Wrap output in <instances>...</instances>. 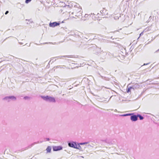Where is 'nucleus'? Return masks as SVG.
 Here are the masks:
<instances>
[{"instance_id": "f257e3e1", "label": "nucleus", "mask_w": 159, "mask_h": 159, "mask_svg": "<svg viewBox=\"0 0 159 159\" xmlns=\"http://www.w3.org/2000/svg\"><path fill=\"white\" fill-rule=\"evenodd\" d=\"M60 24L59 23L55 22L53 23L50 22L49 23V25L50 27H54L55 26L59 25Z\"/></svg>"}, {"instance_id": "7ed1b4c3", "label": "nucleus", "mask_w": 159, "mask_h": 159, "mask_svg": "<svg viewBox=\"0 0 159 159\" xmlns=\"http://www.w3.org/2000/svg\"><path fill=\"white\" fill-rule=\"evenodd\" d=\"M62 147L61 146H53V149L54 151H57L62 149Z\"/></svg>"}, {"instance_id": "39448f33", "label": "nucleus", "mask_w": 159, "mask_h": 159, "mask_svg": "<svg viewBox=\"0 0 159 159\" xmlns=\"http://www.w3.org/2000/svg\"><path fill=\"white\" fill-rule=\"evenodd\" d=\"M131 120L133 121H135L138 119L137 116L134 115L131 116L130 117Z\"/></svg>"}, {"instance_id": "9b49d317", "label": "nucleus", "mask_w": 159, "mask_h": 159, "mask_svg": "<svg viewBox=\"0 0 159 159\" xmlns=\"http://www.w3.org/2000/svg\"><path fill=\"white\" fill-rule=\"evenodd\" d=\"M131 115V114H125L122 115V116H130Z\"/></svg>"}, {"instance_id": "f03ea898", "label": "nucleus", "mask_w": 159, "mask_h": 159, "mask_svg": "<svg viewBox=\"0 0 159 159\" xmlns=\"http://www.w3.org/2000/svg\"><path fill=\"white\" fill-rule=\"evenodd\" d=\"M68 145L70 147L75 148H78L77 147V145L75 143H69Z\"/></svg>"}, {"instance_id": "0eeeda50", "label": "nucleus", "mask_w": 159, "mask_h": 159, "mask_svg": "<svg viewBox=\"0 0 159 159\" xmlns=\"http://www.w3.org/2000/svg\"><path fill=\"white\" fill-rule=\"evenodd\" d=\"M48 100L50 102H54L56 101L54 98L53 97H50Z\"/></svg>"}, {"instance_id": "4468645a", "label": "nucleus", "mask_w": 159, "mask_h": 159, "mask_svg": "<svg viewBox=\"0 0 159 159\" xmlns=\"http://www.w3.org/2000/svg\"><path fill=\"white\" fill-rule=\"evenodd\" d=\"M46 140H47V141H49V138H47V139H46Z\"/></svg>"}, {"instance_id": "f8f14e48", "label": "nucleus", "mask_w": 159, "mask_h": 159, "mask_svg": "<svg viewBox=\"0 0 159 159\" xmlns=\"http://www.w3.org/2000/svg\"><path fill=\"white\" fill-rule=\"evenodd\" d=\"M31 0H26L25 2L26 3H28L30 2Z\"/></svg>"}, {"instance_id": "1a4fd4ad", "label": "nucleus", "mask_w": 159, "mask_h": 159, "mask_svg": "<svg viewBox=\"0 0 159 159\" xmlns=\"http://www.w3.org/2000/svg\"><path fill=\"white\" fill-rule=\"evenodd\" d=\"M137 117H139L140 120H143V117L141 116L138 115H137Z\"/></svg>"}, {"instance_id": "ddd939ff", "label": "nucleus", "mask_w": 159, "mask_h": 159, "mask_svg": "<svg viewBox=\"0 0 159 159\" xmlns=\"http://www.w3.org/2000/svg\"><path fill=\"white\" fill-rule=\"evenodd\" d=\"M8 13V11H6V12L5 13V15H7Z\"/></svg>"}, {"instance_id": "20e7f679", "label": "nucleus", "mask_w": 159, "mask_h": 159, "mask_svg": "<svg viewBox=\"0 0 159 159\" xmlns=\"http://www.w3.org/2000/svg\"><path fill=\"white\" fill-rule=\"evenodd\" d=\"M74 12L75 13H80V14H81V9L80 7H76L74 9Z\"/></svg>"}, {"instance_id": "6e6552de", "label": "nucleus", "mask_w": 159, "mask_h": 159, "mask_svg": "<svg viewBox=\"0 0 159 159\" xmlns=\"http://www.w3.org/2000/svg\"><path fill=\"white\" fill-rule=\"evenodd\" d=\"M46 150L48 152H50L51 150V147L50 146H48Z\"/></svg>"}, {"instance_id": "9d476101", "label": "nucleus", "mask_w": 159, "mask_h": 159, "mask_svg": "<svg viewBox=\"0 0 159 159\" xmlns=\"http://www.w3.org/2000/svg\"><path fill=\"white\" fill-rule=\"evenodd\" d=\"M7 98H12V99H16V97L14 96L9 97H8Z\"/></svg>"}, {"instance_id": "423d86ee", "label": "nucleus", "mask_w": 159, "mask_h": 159, "mask_svg": "<svg viewBox=\"0 0 159 159\" xmlns=\"http://www.w3.org/2000/svg\"><path fill=\"white\" fill-rule=\"evenodd\" d=\"M41 97L44 100L47 101L49 100L50 97L48 96H41Z\"/></svg>"}, {"instance_id": "2eb2a0df", "label": "nucleus", "mask_w": 159, "mask_h": 159, "mask_svg": "<svg viewBox=\"0 0 159 159\" xmlns=\"http://www.w3.org/2000/svg\"><path fill=\"white\" fill-rule=\"evenodd\" d=\"M130 90V89H128L127 90V92H128Z\"/></svg>"}]
</instances>
